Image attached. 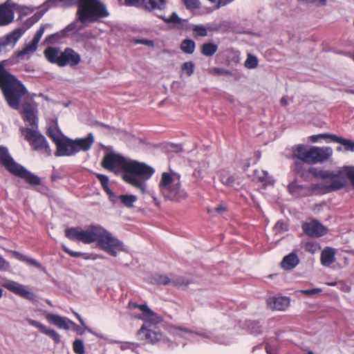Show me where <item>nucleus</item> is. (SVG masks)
<instances>
[{"label": "nucleus", "mask_w": 354, "mask_h": 354, "mask_svg": "<svg viewBox=\"0 0 354 354\" xmlns=\"http://www.w3.org/2000/svg\"><path fill=\"white\" fill-rule=\"evenodd\" d=\"M102 165L115 173L122 171L123 180L140 189L142 194L147 191L146 181L154 172L152 167L144 163L126 158L113 152L108 153L104 156Z\"/></svg>", "instance_id": "f257e3e1"}, {"label": "nucleus", "mask_w": 354, "mask_h": 354, "mask_svg": "<svg viewBox=\"0 0 354 354\" xmlns=\"http://www.w3.org/2000/svg\"><path fill=\"white\" fill-rule=\"evenodd\" d=\"M47 135L56 145V156H70L81 150L88 149V136L84 138L71 140L60 131L55 122L49 124Z\"/></svg>", "instance_id": "f03ea898"}, {"label": "nucleus", "mask_w": 354, "mask_h": 354, "mask_svg": "<svg viewBox=\"0 0 354 354\" xmlns=\"http://www.w3.org/2000/svg\"><path fill=\"white\" fill-rule=\"evenodd\" d=\"M88 25V3L77 7L76 19L68 25L64 29L55 35H51L46 39L48 43H52L64 37L71 36L77 41H82L86 37V30Z\"/></svg>", "instance_id": "7ed1b4c3"}, {"label": "nucleus", "mask_w": 354, "mask_h": 354, "mask_svg": "<svg viewBox=\"0 0 354 354\" xmlns=\"http://www.w3.org/2000/svg\"><path fill=\"white\" fill-rule=\"evenodd\" d=\"M0 88L8 105L18 109L21 98L26 93L24 85L15 76L7 71L0 64Z\"/></svg>", "instance_id": "20e7f679"}, {"label": "nucleus", "mask_w": 354, "mask_h": 354, "mask_svg": "<svg viewBox=\"0 0 354 354\" xmlns=\"http://www.w3.org/2000/svg\"><path fill=\"white\" fill-rule=\"evenodd\" d=\"M90 244L116 257L120 251H126L122 242L100 225H90Z\"/></svg>", "instance_id": "39448f33"}, {"label": "nucleus", "mask_w": 354, "mask_h": 354, "mask_svg": "<svg viewBox=\"0 0 354 354\" xmlns=\"http://www.w3.org/2000/svg\"><path fill=\"white\" fill-rule=\"evenodd\" d=\"M158 187L162 196L172 202L180 203L188 197L187 192L182 186L180 176L176 172H163Z\"/></svg>", "instance_id": "423d86ee"}, {"label": "nucleus", "mask_w": 354, "mask_h": 354, "mask_svg": "<svg viewBox=\"0 0 354 354\" xmlns=\"http://www.w3.org/2000/svg\"><path fill=\"white\" fill-rule=\"evenodd\" d=\"M292 158H297L309 165H316L327 161L333 155L330 147H317L297 145L292 148Z\"/></svg>", "instance_id": "0eeeda50"}, {"label": "nucleus", "mask_w": 354, "mask_h": 354, "mask_svg": "<svg viewBox=\"0 0 354 354\" xmlns=\"http://www.w3.org/2000/svg\"><path fill=\"white\" fill-rule=\"evenodd\" d=\"M309 172L315 178L322 179L320 183L313 185V188L323 192H330L339 190L346 185V177L344 171L337 173L333 171L310 168Z\"/></svg>", "instance_id": "6e6552de"}, {"label": "nucleus", "mask_w": 354, "mask_h": 354, "mask_svg": "<svg viewBox=\"0 0 354 354\" xmlns=\"http://www.w3.org/2000/svg\"><path fill=\"white\" fill-rule=\"evenodd\" d=\"M0 162L13 175L24 178L31 185H39V178L30 173L10 156L6 147H0Z\"/></svg>", "instance_id": "1a4fd4ad"}, {"label": "nucleus", "mask_w": 354, "mask_h": 354, "mask_svg": "<svg viewBox=\"0 0 354 354\" xmlns=\"http://www.w3.org/2000/svg\"><path fill=\"white\" fill-rule=\"evenodd\" d=\"M20 131L24 139L29 142L34 150L40 151L47 156L51 154L47 140L38 131L37 127L35 129L21 127Z\"/></svg>", "instance_id": "9d476101"}, {"label": "nucleus", "mask_w": 354, "mask_h": 354, "mask_svg": "<svg viewBox=\"0 0 354 354\" xmlns=\"http://www.w3.org/2000/svg\"><path fill=\"white\" fill-rule=\"evenodd\" d=\"M142 5L145 9L153 12L167 24H180L181 23L182 19L178 17L175 12H172L169 17H166L161 14V12L166 8L165 0H142Z\"/></svg>", "instance_id": "9b49d317"}, {"label": "nucleus", "mask_w": 354, "mask_h": 354, "mask_svg": "<svg viewBox=\"0 0 354 354\" xmlns=\"http://www.w3.org/2000/svg\"><path fill=\"white\" fill-rule=\"evenodd\" d=\"M2 286L9 291L23 298L32 301L35 298V295L29 290L27 286L16 281L12 280H5L2 283Z\"/></svg>", "instance_id": "f8f14e48"}, {"label": "nucleus", "mask_w": 354, "mask_h": 354, "mask_svg": "<svg viewBox=\"0 0 354 354\" xmlns=\"http://www.w3.org/2000/svg\"><path fill=\"white\" fill-rule=\"evenodd\" d=\"M109 15L106 6L100 0H90V23Z\"/></svg>", "instance_id": "ddd939ff"}, {"label": "nucleus", "mask_w": 354, "mask_h": 354, "mask_svg": "<svg viewBox=\"0 0 354 354\" xmlns=\"http://www.w3.org/2000/svg\"><path fill=\"white\" fill-rule=\"evenodd\" d=\"M133 305L135 308H139L142 312L141 319L145 322L144 324H146L149 328L155 326L162 322V317L149 309L147 305H138L136 304Z\"/></svg>", "instance_id": "4468645a"}, {"label": "nucleus", "mask_w": 354, "mask_h": 354, "mask_svg": "<svg viewBox=\"0 0 354 354\" xmlns=\"http://www.w3.org/2000/svg\"><path fill=\"white\" fill-rule=\"evenodd\" d=\"M302 229L310 236L319 237L326 233V228L316 220L304 223Z\"/></svg>", "instance_id": "2eb2a0df"}, {"label": "nucleus", "mask_w": 354, "mask_h": 354, "mask_svg": "<svg viewBox=\"0 0 354 354\" xmlns=\"http://www.w3.org/2000/svg\"><path fill=\"white\" fill-rule=\"evenodd\" d=\"M65 236L73 241H81L88 243V231L81 227H70L65 230Z\"/></svg>", "instance_id": "dca6fc26"}, {"label": "nucleus", "mask_w": 354, "mask_h": 354, "mask_svg": "<svg viewBox=\"0 0 354 354\" xmlns=\"http://www.w3.org/2000/svg\"><path fill=\"white\" fill-rule=\"evenodd\" d=\"M48 26L47 24L41 26L39 29L36 32L35 35L31 42L27 44L23 50L18 53V56H24L25 55H29L33 53L37 48V45L40 41L46 28Z\"/></svg>", "instance_id": "f3484780"}, {"label": "nucleus", "mask_w": 354, "mask_h": 354, "mask_svg": "<svg viewBox=\"0 0 354 354\" xmlns=\"http://www.w3.org/2000/svg\"><path fill=\"white\" fill-rule=\"evenodd\" d=\"M60 58L61 59L59 63V66H64L66 64L75 66L80 61V55L71 48H66L63 53H62L60 54Z\"/></svg>", "instance_id": "a211bd4d"}, {"label": "nucleus", "mask_w": 354, "mask_h": 354, "mask_svg": "<svg viewBox=\"0 0 354 354\" xmlns=\"http://www.w3.org/2000/svg\"><path fill=\"white\" fill-rule=\"evenodd\" d=\"M21 35V30L16 29L6 36L0 38V53L4 51L7 46L12 48Z\"/></svg>", "instance_id": "6ab92c4d"}, {"label": "nucleus", "mask_w": 354, "mask_h": 354, "mask_svg": "<svg viewBox=\"0 0 354 354\" xmlns=\"http://www.w3.org/2000/svg\"><path fill=\"white\" fill-rule=\"evenodd\" d=\"M138 335L141 339H145L149 342L154 344L162 338V334L159 332L153 330L151 328L143 324L138 332Z\"/></svg>", "instance_id": "aec40b11"}, {"label": "nucleus", "mask_w": 354, "mask_h": 354, "mask_svg": "<svg viewBox=\"0 0 354 354\" xmlns=\"http://www.w3.org/2000/svg\"><path fill=\"white\" fill-rule=\"evenodd\" d=\"M14 20L13 6L3 3L0 6V26H6Z\"/></svg>", "instance_id": "412c9836"}, {"label": "nucleus", "mask_w": 354, "mask_h": 354, "mask_svg": "<svg viewBox=\"0 0 354 354\" xmlns=\"http://www.w3.org/2000/svg\"><path fill=\"white\" fill-rule=\"evenodd\" d=\"M22 113L24 120L32 127L31 129H35L37 125V117L35 115V109L28 103H24L22 105Z\"/></svg>", "instance_id": "4be33fe9"}, {"label": "nucleus", "mask_w": 354, "mask_h": 354, "mask_svg": "<svg viewBox=\"0 0 354 354\" xmlns=\"http://www.w3.org/2000/svg\"><path fill=\"white\" fill-rule=\"evenodd\" d=\"M26 321L30 325L37 328L42 333L52 337L55 344L59 343L60 335L55 330L48 328L40 322L30 318L27 319Z\"/></svg>", "instance_id": "5701e85b"}, {"label": "nucleus", "mask_w": 354, "mask_h": 354, "mask_svg": "<svg viewBox=\"0 0 354 354\" xmlns=\"http://www.w3.org/2000/svg\"><path fill=\"white\" fill-rule=\"evenodd\" d=\"M267 303L272 310H285L290 305V299L287 297H272L267 300Z\"/></svg>", "instance_id": "b1692460"}, {"label": "nucleus", "mask_w": 354, "mask_h": 354, "mask_svg": "<svg viewBox=\"0 0 354 354\" xmlns=\"http://www.w3.org/2000/svg\"><path fill=\"white\" fill-rule=\"evenodd\" d=\"M47 320L59 328L69 330L72 321L69 319L54 314H48L46 316Z\"/></svg>", "instance_id": "393cba45"}, {"label": "nucleus", "mask_w": 354, "mask_h": 354, "mask_svg": "<svg viewBox=\"0 0 354 354\" xmlns=\"http://www.w3.org/2000/svg\"><path fill=\"white\" fill-rule=\"evenodd\" d=\"M299 262L297 255L292 252L283 259L281 261V267L285 270H291L294 268Z\"/></svg>", "instance_id": "a878e982"}, {"label": "nucleus", "mask_w": 354, "mask_h": 354, "mask_svg": "<svg viewBox=\"0 0 354 354\" xmlns=\"http://www.w3.org/2000/svg\"><path fill=\"white\" fill-rule=\"evenodd\" d=\"M335 250L331 248H326L324 249L321 254V263L324 266H329L330 264L335 262Z\"/></svg>", "instance_id": "bb28decb"}, {"label": "nucleus", "mask_w": 354, "mask_h": 354, "mask_svg": "<svg viewBox=\"0 0 354 354\" xmlns=\"http://www.w3.org/2000/svg\"><path fill=\"white\" fill-rule=\"evenodd\" d=\"M96 176L100 181L104 189L109 195L110 200L115 203V199L117 198V196L115 195L114 193L109 187V178L105 175L100 174H96Z\"/></svg>", "instance_id": "cd10ccee"}, {"label": "nucleus", "mask_w": 354, "mask_h": 354, "mask_svg": "<svg viewBox=\"0 0 354 354\" xmlns=\"http://www.w3.org/2000/svg\"><path fill=\"white\" fill-rule=\"evenodd\" d=\"M44 55L48 59L51 63H55L59 66L60 58V55H59V50L55 48L48 47L44 51Z\"/></svg>", "instance_id": "c85d7f7f"}, {"label": "nucleus", "mask_w": 354, "mask_h": 354, "mask_svg": "<svg viewBox=\"0 0 354 354\" xmlns=\"http://www.w3.org/2000/svg\"><path fill=\"white\" fill-rule=\"evenodd\" d=\"M254 175L257 180L263 183V185H272L274 183L272 176L266 171H256Z\"/></svg>", "instance_id": "c756f323"}, {"label": "nucleus", "mask_w": 354, "mask_h": 354, "mask_svg": "<svg viewBox=\"0 0 354 354\" xmlns=\"http://www.w3.org/2000/svg\"><path fill=\"white\" fill-rule=\"evenodd\" d=\"M330 138L332 141L341 144L340 140H342V137H339L335 134H329V133H322L318 135H313L310 137V140L312 142H317L319 139H326Z\"/></svg>", "instance_id": "7c9ffc66"}, {"label": "nucleus", "mask_w": 354, "mask_h": 354, "mask_svg": "<svg viewBox=\"0 0 354 354\" xmlns=\"http://www.w3.org/2000/svg\"><path fill=\"white\" fill-rule=\"evenodd\" d=\"M119 199L122 205L127 207H133V203L137 201V197L132 194H122L115 199Z\"/></svg>", "instance_id": "2f4dec72"}, {"label": "nucleus", "mask_w": 354, "mask_h": 354, "mask_svg": "<svg viewBox=\"0 0 354 354\" xmlns=\"http://www.w3.org/2000/svg\"><path fill=\"white\" fill-rule=\"evenodd\" d=\"M218 50V46L213 43H205L201 47V53L203 55L211 57L215 54Z\"/></svg>", "instance_id": "473e14b6"}, {"label": "nucleus", "mask_w": 354, "mask_h": 354, "mask_svg": "<svg viewBox=\"0 0 354 354\" xmlns=\"http://www.w3.org/2000/svg\"><path fill=\"white\" fill-rule=\"evenodd\" d=\"M15 256L19 261L26 262L27 263H28L30 266H35L37 268H41V264L34 259L29 258V257H28L25 255H23L17 252H15Z\"/></svg>", "instance_id": "72a5a7b5"}, {"label": "nucleus", "mask_w": 354, "mask_h": 354, "mask_svg": "<svg viewBox=\"0 0 354 354\" xmlns=\"http://www.w3.org/2000/svg\"><path fill=\"white\" fill-rule=\"evenodd\" d=\"M180 48L185 53L191 54L194 51L195 43L192 39H185L182 41Z\"/></svg>", "instance_id": "f704fd0d"}, {"label": "nucleus", "mask_w": 354, "mask_h": 354, "mask_svg": "<svg viewBox=\"0 0 354 354\" xmlns=\"http://www.w3.org/2000/svg\"><path fill=\"white\" fill-rule=\"evenodd\" d=\"M191 281L185 277H175L171 278V285L179 287H187Z\"/></svg>", "instance_id": "c9c22d12"}, {"label": "nucleus", "mask_w": 354, "mask_h": 354, "mask_svg": "<svg viewBox=\"0 0 354 354\" xmlns=\"http://www.w3.org/2000/svg\"><path fill=\"white\" fill-rule=\"evenodd\" d=\"M153 281L160 285H171V279L165 275L156 274L153 277Z\"/></svg>", "instance_id": "e433bc0d"}, {"label": "nucleus", "mask_w": 354, "mask_h": 354, "mask_svg": "<svg viewBox=\"0 0 354 354\" xmlns=\"http://www.w3.org/2000/svg\"><path fill=\"white\" fill-rule=\"evenodd\" d=\"M220 180L225 185L232 186L234 184V178L227 172L224 171L220 175Z\"/></svg>", "instance_id": "4c0bfd02"}, {"label": "nucleus", "mask_w": 354, "mask_h": 354, "mask_svg": "<svg viewBox=\"0 0 354 354\" xmlns=\"http://www.w3.org/2000/svg\"><path fill=\"white\" fill-rule=\"evenodd\" d=\"M195 66L192 62H184L181 66V70L188 76H191L194 73Z\"/></svg>", "instance_id": "58836bf2"}, {"label": "nucleus", "mask_w": 354, "mask_h": 354, "mask_svg": "<svg viewBox=\"0 0 354 354\" xmlns=\"http://www.w3.org/2000/svg\"><path fill=\"white\" fill-rule=\"evenodd\" d=\"M258 65V59L255 56H253L250 54L248 55V57L244 63V66L247 68H254Z\"/></svg>", "instance_id": "ea45409f"}, {"label": "nucleus", "mask_w": 354, "mask_h": 354, "mask_svg": "<svg viewBox=\"0 0 354 354\" xmlns=\"http://www.w3.org/2000/svg\"><path fill=\"white\" fill-rule=\"evenodd\" d=\"M73 351L77 354H83L84 353V346L81 339H77L73 342Z\"/></svg>", "instance_id": "a19ab883"}, {"label": "nucleus", "mask_w": 354, "mask_h": 354, "mask_svg": "<svg viewBox=\"0 0 354 354\" xmlns=\"http://www.w3.org/2000/svg\"><path fill=\"white\" fill-rule=\"evenodd\" d=\"M193 31L195 32L196 35L205 37L207 35V28L203 25H196L194 26Z\"/></svg>", "instance_id": "79ce46f5"}, {"label": "nucleus", "mask_w": 354, "mask_h": 354, "mask_svg": "<svg viewBox=\"0 0 354 354\" xmlns=\"http://www.w3.org/2000/svg\"><path fill=\"white\" fill-rule=\"evenodd\" d=\"M210 73L214 75H232V73L230 71L218 67L212 68Z\"/></svg>", "instance_id": "37998d69"}, {"label": "nucleus", "mask_w": 354, "mask_h": 354, "mask_svg": "<svg viewBox=\"0 0 354 354\" xmlns=\"http://www.w3.org/2000/svg\"><path fill=\"white\" fill-rule=\"evenodd\" d=\"M341 145L344 147L345 150L354 151V141L342 138Z\"/></svg>", "instance_id": "c03bdc74"}, {"label": "nucleus", "mask_w": 354, "mask_h": 354, "mask_svg": "<svg viewBox=\"0 0 354 354\" xmlns=\"http://www.w3.org/2000/svg\"><path fill=\"white\" fill-rule=\"evenodd\" d=\"M227 206L225 204H220L217 207H214V209H207L208 213H212L216 212L218 214H223L224 212L227 211Z\"/></svg>", "instance_id": "a18cd8bd"}, {"label": "nucleus", "mask_w": 354, "mask_h": 354, "mask_svg": "<svg viewBox=\"0 0 354 354\" xmlns=\"http://www.w3.org/2000/svg\"><path fill=\"white\" fill-rule=\"evenodd\" d=\"M276 233H280L288 230L287 225L283 221H278L274 227Z\"/></svg>", "instance_id": "49530a36"}, {"label": "nucleus", "mask_w": 354, "mask_h": 354, "mask_svg": "<svg viewBox=\"0 0 354 354\" xmlns=\"http://www.w3.org/2000/svg\"><path fill=\"white\" fill-rule=\"evenodd\" d=\"M344 171L346 180L349 179L353 185H354V167L347 168Z\"/></svg>", "instance_id": "de8ad7c7"}, {"label": "nucleus", "mask_w": 354, "mask_h": 354, "mask_svg": "<svg viewBox=\"0 0 354 354\" xmlns=\"http://www.w3.org/2000/svg\"><path fill=\"white\" fill-rule=\"evenodd\" d=\"M187 8L189 9H194L198 8V0H183Z\"/></svg>", "instance_id": "09e8293b"}, {"label": "nucleus", "mask_w": 354, "mask_h": 354, "mask_svg": "<svg viewBox=\"0 0 354 354\" xmlns=\"http://www.w3.org/2000/svg\"><path fill=\"white\" fill-rule=\"evenodd\" d=\"M299 292H301V293H303L306 295L310 296V295L320 293L322 292V289L313 288V289H310V290H299Z\"/></svg>", "instance_id": "8fccbe9b"}, {"label": "nucleus", "mask_w": 354, "mask_h": 354, "mask_svg": "<svg viewBox=\"0 0 354 354\" xmlns=\"http://www.w3.org/2000/svg\"><path fill=\"white\" fill-rule=\"evenodd\" d=\"M62 248L63 250L66 252L68 253L69 255H71V257H80L81 255H82V254L81 252H73L72 250H71L70 249H68L65 245H62Z\"/></svg>", "instance_id": "3c124183"}, {"label": "nucleus", "mask_w": 354, "mask_h": 354, "mask_svg": "<svg viewBox=\"0 0 354 354\" xmlns=\"http://www.w3.org/2000/svg\"><path fill=\"white\" fill-rule=\"evenodd\" d=\"M70 329L75 332L78 335H82L84 333L83 329L82 327L77 326L76 324H75L73 322H72V324L70 326Z\"/></svg>", "instance_id": "603ef678"}, {"label": "nucleus", "mask_w": 354, "mask_h": 354, "mask_svg": "<svg viewBox=\"0 0 354 354\" xmlns=\"http://www.w3.org/2000/svg\"><path fill=\"white\" fill-rule=\"evenodd\" d=\"M90 125H91L92 127H102V128H104V129H108L110 130H113V131H116V129L114 128H111L108 125H105L104 124H102V123H100L97 122H93L91 124H90Z\"/></svg>", "instance_id": "864d4df0"}, {"label": "nucleus", "mask_w": 354, "mask_h": 354, "mask_svg": "<svg viewBox=\"0 0 354 354\" xmlns=\"http://www.w3.org/2000/svg\"><path fill=\"white\" fill-rule=\"evenodd\" d=\"M9 267V263L1 256H0V270H6Z\"/></svg>", "instance_id": "5fc2aeb1"}, {"label": "nucleus", "mask_w": 354, "mask_h": 354, "mask_svg": "<svg viewBox=\"0 0 354 354\" xmlns=\"http://www.w3.org/2000/svg\"><path fill=\"white\" fill-rule=\"evenodd\" d=\"M317 249V247L316 245H314L310 243H307L306 244V250L308 252H310L311 253H314Z\"/></svg>", "instance_id": "6e6d98bb"}, {"label": "nucleus", "mask_w": 354, "mask_h": 354, "mask_svg": "<svg viewBox=\"0 0 354 354\" xmlns=\"http://www.w3.org/2000/svg\"><path fill=\"white\" fill-rule=\"evenodd\" d=\"M136 44H145L148 46H153V42L149 39H139L136 41Z\"/></svg>", "instance_id": "4d7b16f0"}, {"label": "nucleus", "mask_w": 354, "mask_h": 354, "mask_svg": "<svg viewBox=\"0 0 354 354\" xmlns=\"http://www.w3.org/2000/svg\"><path fill=\"white\" fill-rule=\"evenodd\" d=\"M174 329H175L176 333H178V331L185 332V333H194L192 330H189L187 328H185V327H175Z\"/></svg>", "instance_id": "13d9d810"}, {"label": "nucleus", "mask_w": 354, "mask_h": 354, "mask_svg": "<svg viewBox=\"0 0 354 354\" xmlns=\"http://www.w3.org/2000/svg\"><path fill=\"white\" fill-rule=\"evenodd\" d=\"M127 6H135L140 3V0H124Z\"/></svg>", "instance_id": "bf43d9fd"}, {"label": "nucleus", "mask_w": 354, "mask_h": 354, "mask_svg": "<svg viewBox=\"0 0 354 354\" xmlns=\"http://www.w3.org/2000/svg\"><path fill=\"white\" fill-rule=\"evenodd\" d=\"M89 257H90V259H97L98 258H100V259L102 258V256H100L98 254H95L93 253H90Z\"/></svg>", "instance_id": "052dcab7"}, {"label": "nucleus", "mask_w": 354, "mask_h": 354, "mask_svg": "<svg viewBox=\"0 0 354 354\" xmlns=\"http://www.w3.org/2000/svg\"><path fill=\"white\" fill-rule=\"evenodd\" d=\"M280 103L282 106H286L288 104V100L285 97H282L280 100Z\"/></svg>", "instance_id": "680f3d73"}, {"label": "nucleus", "mask_w": 354, "mask_h": 354, "mask_svg": "<svg viewBox=\"0 0 354 354\" xmlns=\"http://www.w3.org/2000/svg\"><path fill=\"white\" fill-rule=\"evenodd\" d=\"M194 176L196 177H201V170L198 169V170H196L195 172H194Z\"/></svg>", "instance_id": "e2e57ef3"}, {"label": "nucleus", "mask_w": 354, "mask_h": 354, "mask_svg": "<svg viewBox=\"0 0 354 354\" xmlns=\"http://www.w3.org/2000/svg\"><path fill=\"white\" fill-rule=\"evenodd\" d=\"M94 142V138L92 134L90 133V147L91 146L92 143Z\"/></svg>", "instance_id": "0e129e2a"}, {"label": "nucleus", "mask_w": 354, "mask_h": 354, "mask_svg": "<svg viewBox=\"0 0 354 354\" xmlns=\"http://www.w3.org/2000/svg\"><path fill=\"white\" fill-rule=\"evenodd\" d=\"M346 93L354 95V89H347L346 90Z\"/></svg>", "instance_id": "69168bd1"}, {"label": "nucleus", "mask_w": 354, "mask_h": 354, "mask_svg": "<svg viewBox=\"0 0 354 354\" xmlns=\"http://www.w3.org/2000/svg\"><path fill=\"white\" fill-rule=\"evenodd\" d=\"M328 285L330 286H334L336 285V282L328 283Z\"/></svg>", "instance_id": "338daca9"}, {"label": "nucleus", "mask_w": 354, "mask_h": 354, "mask_svg": "<svg viewBox=\"0 0 354 354\" xmlns=\"http://www.w3.org/2000/svg\"><path fill=\"white\" fill-rule=\"evenodd\" d=\"M77 317H78V319H79L80 322H81V324H82V325H84V322H83V321L82 320V319L80 318V317L78 315H77Z\"/></svg>", "instance_id": "774afa93"}]
</instances>
